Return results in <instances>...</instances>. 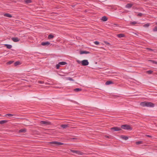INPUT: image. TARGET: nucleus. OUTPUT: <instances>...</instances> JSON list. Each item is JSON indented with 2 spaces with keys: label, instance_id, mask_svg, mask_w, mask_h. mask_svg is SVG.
<instances>
[{
  "label": "nucleus",
  "instance_id": "f257e3e1",
  "mask_svg": "<svg viewBox=\"0 0 157 157\" xmlns=\"http://www.w3.org/2000/svg\"><path fill=\"white\" fill-rule=\"evenodd\" d=\"M140 105L143 107H153L155 106V104L151 102L144 101L141 102Z\"/></svg>",
  "mask_w": 157,
  "mask_h": 157
},
{
  "label": "nucleus",
  "instance_id": "f03ea898",
  "mask_svg": "<svg viewBox=\"0 0 157 157\" xmlns=\"http://www.w3.org/2000/svg\"><path fill=\"white\" fill-rule=\"evenodd\" d=\"M121 128L127 130H132V129L131 127L127 124H124L121 126Z\"/></svg>",
  "mask_w": 157,
  "mask_h": 157
},
{
  "label": "nucleus",
  "instance_id": "7ed1b4c3",
  "mask_svg": "<svg viewBox=\"0 0 157 157\" xmlns=\"http://www.w3.org/2000/svg\"><path fill=\"white\" fill-rule=\"evenodd\" d=\"M49 143L52 145V146H58L62 145L63 144V143L56 141L51 142Z\"/></svg>",
  "mask_w": 157,
  "mask_h": 157
},
{
  "label": "nucleus",
  "instance_id": "20e7f679",
  "mask_svg": "<svg viewBox=\"0 0 157 157\" xmlns=\"http://www.w3.org/2000/svg\"><path fill=\"white\" fill-rule=\"evenodd\" d=\"M40 123L41 124H44L45 125H48L51 124V123L50 122L47 121H40Z\"/></svg>",
  "mask_w": 157,
  "mask_h": 157
},
{
  "label": "nucleus",
  "instance_id": "39448f33",
  "mask_svg": "<svg viewBox=\"0 0 157 157\" xmlns=\"http://www.w3.org/2000/svg\"><path fill=\"white\" fill-rule=\"evenodd\" d=\"M71 151L73 153H75L79 155H82L84 154L83 153L81 152L80 151L71 150Z\"/></svg>",
  "mask_w": 157,
  "mask_h": 157
},
{
  "label": "nucleus",
  "instance_id": "423d86ee",
  "mask_svg": "<svg viewBox=\"0 0 157 157\" xmlns=\"http://www.w3.org/2000/svg\"><path fill=\"white\" fill-rule=\"evenodd\" d=\"M81 63L82 65L85 66L88 65L89 63L87 60H84L81 61Z\"/></svg>",
  "mask_w": 157,
  "mask_h": 157
},
{
  "label": "nucleus",
  "instance_id": "0eeeda50",
  "mask_svg": "<svg viewBox=\"0 0 157 157\" xmlns=\"http://www.w3.org/2000/svg\"><path fill=\"white\" fill-rule=\"evenodd\" d=\"M111 129L112 130H113L114 131H119L121 130L120 128L117 127L112 128H111Z\"/></svg>",
  "mask_w": 157,
  "mask_h": 157
},
{
  "label": "nucleus",
  "instance_id": "6e6552de",
  "mask_svg": "<svg viewBox=\"0 0 157 157\" xmlns=\"http://www.w3.org/2000/svg\"><path fill=\"white\" fill-rule=\"evenodd\" d=\"M50 44L49 42L47 41L46 42H42L41 43V45L43 46H48Z\"/></svg>",
  "mask_w": 157,
  "mask_h": 157
},
{
  "label": "nucleus",
  "instance_id": "1a4fd4ad",
  "mask_svg": "<svg viewBox=\"0 0 157 157\" xmlns=\"http://www.w3.org/2000/svg\"><path fill=\"white\" fill-rule=\"evenodd\" d=\"M11 40L14 42H17L20 41V39L17 37H12Z\"/></svg>",
  "mask_w": 157,
  "mask_h": 157
},
{
  "label": "nucleus",
  "instance_id": "9d476101",
  "mask_svg": "<svg viewBox=\"0 0 157 157\" xmlns=\"http://www.w3.org/2000/svg\"><path fill=\"white\" fill-rule=\"evenodd\" d=\"M90 52H89L85 51H80V54H88L90 53Z\"/></svg>",
  "mask_w": 157,
  "mask_h": 157
},
{
  "label": "nucleus",
  "instance_id": "9b49d317",
  "mask_svg": "<svg viewBox=\"0 0 157 157\" xmlns=\"http://www.w3.org/2000/svg\"><path fill=\"white\" fill-rule=\"evenodd\" d=\"M121 138L125 140H127L128 139V136L123 135L121 136Z\"/></svg>",
  "mask_w": 157,
  "mask_h": 157
},
{
  "label": "nucleus",
  "instance_id": "f8f14e48",
  "mask_svg": "<svg viewBox=\"0 0 157 157\" xmlns=\"http://www.w3.org/2000/svg\"><path fill=\"white\" fill-rule=\"evenodd\" d=\"M132 4L128 3L126 5L125 7L127 8H130L132 6Z\"/></svg>",
  "mask_w": 157,
  "mask_h": 157
},
{
  "label": "nucleus",
  "instance_id": "ddd939ff",
  "mask_svg": "<svg viewBox=\"0 0 157 157\" xmlns=\"http://www.w3.org/2000/svg\"><path fill=\"white\" fill-rule=\"evenodd\" d=\"M4 45L6 47V48L8 49H10L12 48V46L10 44H5Z\"/></svg>",
  "mask_w": 157,
  "mask_h": 157
},
{
  "label": "nucleus",
  "instance_id": "4468645a",
  "mask_svg": "<svg viewBox=\"0 0 157 157\" xmlns=\"http://www.w3.org/2000/svg\"><path fill=\"white\" fill-rule=\"evenodd\" d=\"M61 127L63 128H65L69 127L68 124H62Z\"/></svg>",
  "mask_w": 157,
  "mask_h": 157
},
{
  "label": "nucleus",
  "instance_id": "2eb2a0df",
  "mask_svg": "<svg viewBox=\"0 0 157 157\" xmlns=\"http://www.w3.org/2000/svg\"><path fill=\"white\" fill-rule=\"evenodd\" d=\"M101 20L104 21H105L107 20L108 18L106 16H103L102 17Z\"/></svg>",
  "mask_w": 157,
  "mask_h": 157
},
{
  "label": "nucleus",
  "instance_id": "dca6fc26",
  "mask_svg": "<svg viewBox=\"0 0 157 157\" xmlns=\"http://www.w3.org/2000/svg\"><path fill=\"white\" fill-rule=\"evenodd\" d=\"M26 130L25 128L22 129L20 130L19 131V132L21 133V132H24L25 133L26 132Z\"/></svg>",
  "mask_w": 157,
  "mask_h": 157
},
{
  "label": "nucleus",
  "instance_id": "f3484780",
  "mask_svg": "<svg viewBox=\"0 0 157 157\" xmlns=\"http://www.w3.org/2000/svg\"><path fill=\"white\" fill-rule=\"evenodd\" d=\"M117 36L119 38H121L124 37L125 35L123 34H117Z\"/></svg>",
  "mask_w": 157,
  "mask_h": 157
},
{
  "label": "nucleus",
  "instance_id": "a211bd4d",
  "mask_svg": "<svg viewBox=\"0 0 157 157\" xmlns=\"http://www.w3.org/2000/svg\"><path fill=\"white\" fill-rule=\"evenodd\" d=\"M4 16L5 17H12V16L9 13H6L4 14Z\"/></svg>",
  "mask_w": 157,
  "mask_h": 157
},
{
  "label": "nucleus",
  "instance_id": "6ab92c4d",
  "mask_svg": "<svg viewBox=\"0 0 157 157\" xmlns=\"http://www.w3.org/2000/svg\"><path fill=\"white\" fill-rule=\"evenodd\" d=\"M113 82L111 81H108L105 82V85H109V84H113Z\"/></svg>",
  "mask_w": 157,
  "mask_h": 157
},
{
  "label": "nucleus",
  "instance_id": "aec40b11",
  "mask_svg": "<svg viewBox=\"0 0 157 157\" xmlns=\"http://www.w3.org/2000/svg\"><path fill=\"white\" fill-rule=\"evenodd\" d=\"M8 121V120H2L0 121V124H3L4 123H6Z\"/></svg>",
  "mask_w": 157,
  "mask_h": 157
},
{
  "label": "nucleus",
  "instance_id": "412c9836",
  "mask_svg": "<svg viewBox=\"0 0 157 157\" xmlns=\"http://www.w3.org/2000/svg\"><path fill=\"white\" fill-rule=\"evenodd\" d=\"M74 90L75 92H78L82 90V89L79 88H77L74 89Z\"/></svg>",
  "mask_w": 157,
  "mask_h": 157
},
{
  "label": "nucleus",
  "instance_id": "4be33fe9",
  "mask_svg": "<svg viewBox=\"0 0 157 157\" xmlns=\"http://www.w3.org/2000/svg\"><path fill=\"white\" fill-rule=\"evenodd\" d=\"M67 64V63L66 62L64 61L61 62L59 63V64L60 65H65Z\"/></svg>",
  "mask_w": 157,
  "mask_h": 157
},
{
  "label": "nucleus",
  "instance_id": "5701e85b",
  "mask_svg": "<svg viewBox=\"0 0 157 157\" xmlns=\"http://www.w3.org/2000/svg\"><path fill=\"white\" fill-rule=\"evenodd\" d=\"M54 37V36L52 34H50L48 36V38L49 39H52Z\"/></svg>",
  "mask_w": 157,
  "mask_h": 157
},
{
  "label": "nucleus",
  "instance_id": "b1692460",
  "mask_svg": "<svg viewBox=\"0 0 157 157\" xmlns=\"http://www.w3.org/2000/svg\"><path fill=\"white\" fill-rule=\"evenodd\" d=\"M149 61L153 63L157 64V62L152 60H149Z\"/></svg>",
  "mask_w": 157,
  "mask_h": 157
},
{
  "label": "nucleus",
  "instance_id": "393cba45",
  "mask_svg": "<svg viewBox=\"0 0 157 157\" xmlns=\"http://www.w3.org/2000/svg\"><path fill=\"white\" fill-rule=\"evenodd\" d=\"M150 23H147L143 25V26L144 27H148L150 26Z\"/></svg>",
  "mask_w": 157,
  "mask_h": 157
},
{
  "label": "nucleus",
  "instance_id": "a878e982",
  "mask_svg": "<svg viewBox=\"0 0 157 157\" xmlns=\"http://www.w3.org/2000/svg\"><path fill=\"white\" fill-rule=\"evenodd\" d=\"M20 64V62L19 61H17L14 63V65L15 66H16L17 65H19Z\"/></svg>",
  "mask_w": 157,
  "mask_h": 157
},
{
  "label": "nucleus",
  "instance_id": "bb28decb",
  "mask_svg": "<svg viewBox=\"0 0 157 157\" xmlns=\"http://www.w3.org/2000/svg\"><path fill=\"white\" fill-rule=\"evenodd\" d=\"M25 2L26 3H29L32 2V1L31 0H26L25 1Z\"/></svg>",
  "mask_w": 157,
  "mask_h": 157
},
{
  "label": "nucleus",
  "instance_id": "cd10ccee",
  "mask_svg": "<svg viewBox=\"0 0 157 157\" xmlns=\"http://www.w3.org/2000/svg\"><path fill=\"white\" fill-rule=\"evenodd\" d=\"M137 145H139L143 143L142 141H137L136 143Z\"/></svg>",
  "mask_w": 157,
  "mask_h": 157
},
{
  "label": "nucleus",
  "instance_id": "c85d7f7f",
  "mask_svg": "<svg viewBox=\"0 0 157 157\" xmlns=\"http://www.w3.org/2000/svg\"><path fill=\"white\" fill-rule=\"evenodd\" d=\"M152 72L153 71L151 70H149L146 71V73L149 74H151Z\"/></svg>",
  "mask_w": 157,
  "mask_h": 157
},
{
  "label": "nucleus",
  "instance_id": "c756f323",
  "mask_svg": "<svg viewBox=\"0 0 157 157\" xmlns=\"http://www.w3.org/2000/svg\"><path fill=\"white\" fill-rule=\"evenodd\" d=\"M137 24V22L135 21H133L130 23V24L132 25H134Z\"/></svg>",
  "mask_w": 157,
  "mask_h": 157
},
{
  "label": "nucleus",
  "instance_id": "7c9ffc66",
  "mask_svg": "<svg viewBox=\"0 0 157 157\" xmlns=\"http://www.w3.org/2000/svg\"><path fill=\"white\" fill-rule=\"evenodd\" d=\"M13 62V61H10L7 63V64H12Z\"/></svg>",
  "mask_w": 157,
  "mask_h": 157
},
{
  "label": "nucleus",
  "instance_id": "2f4dec72",
  "mask_svg": "<svg viewBox=\"0 0 157 157\" xmlns=\"http://www.w3.org/2000/svg\"><path fill=\"white\" fill-rule=\"evenodd\" d=\"M60 65V64H59V63L56 65V68L57 69H59V68Z\"/></svg>",
  "mask_w": 157,
  "mask_h": 157
},
{
  "label": "nucleus",
  "instance_id": "473e14b6",
  "mask_svg": "<svg viewBox=\"0 0 157 157\" xmlns=\"http://www.w3.org/2000/svg\"><path fill=\"white\" fill-rule=\"evenodd\" d=\"M6 115L8 116H14V115L10 113H8Z\"/></svg>",
  "mask_w": 157,
  "mask_h": 157
},
{
  "label": "nucleus",
  "instance_id": "72a5a7b5",
  "mask_svg": "<svg viewBox=\"0 0 157 157\" xmlns=\"http://www.w3.org/2000/svg\"><path fill=\"white\" fill-rule=\"evenodd\" d=\"M153 31L154 32L157 31V26H155V27L154 29H153Z\"/></svg>",
  "mask_w": 157,
  "mask_h": 157
},
{
  "label": "nucleus",
  "instance_id": "f704fd0d",
  "mask_svg": "<svg viewBox=\"0 0 157 157\" xmlns=\"http://www.w3.org/2000/svg\"><path fill=\"white\" fill-rule=\"evenodd\" d=\"M143 15V14L141 13H139L137 15V16L139 17H141Z\"/></svg>",
  "mask_w": 157,
  "mask_h": 157
},
{
  "label": "nucleus",
  "instance_id": "c9c22d12",
  "mask_svg": "<svg viewBox=\"0 0 157 157\" xmlns=\"http://www.w3.org/2000/svg\"><path fill=\"white\" fill-rule=\"evenodd\" d=\"M67 79H68L71 81H74V80L73 79H72V78H70V77H68L67 78Z\"/></svg>",
  "mask_w": 157,
  "mask_h": 157
},
{
  "label": "nucleus",
  "instance_id": "e433bc0d",
  "mask_svg": "<svg viewBox=\"0 0 157 157\" xmlns=\"http://www.w3.org/2000/svg\"><path fill=\"white\" fill-rule=\"evenodd\" d=\"M94 43L96 45H98L99 44V42L98 41H95L94 42Z\"/></svg>",
  "mask_w": 157,
  "mask_h": 157
},
{
  "label": "nucleus",
  "instance_id": "4c0bfd02",
  "mask_svg": "<svg viewBox=\"0 0 157 157\" xmlns=\"http://www.w3.org/2000/svg\"><path fill=\"white\" fill-rule=\"evenodd\" d=\"M146 49L149 51H153V50L152 49L149 48H147Z\"/></svg>",
  "mask_w": 157,
  "mask_h": 157
},
{
  "label": "nucleus",
  "instance_id": "58836bf2",
  "mask_svg": "<svg viewBox=\"0 0 157 157\" xmlns=\"http://www.w3.org/2000/svg\"><path fill=\"white\" fill-rule=\"evenodd\" d=\"M145 136H146V137H149V138H151L152 137V136H150V135H146Z\"/></svg>",
  "mask_w": 157,
  "mask_h": 157
},
{
  "label": "nucleus",
  "instance_id": "ea45409f",
  "mask_svg": "<svg viewBox=\"0 0 157 157\" xmlns=\"http://www.w3.org/2000/svg\"><path fill=\"white\" fill-rule=\"evenodd\" d=\"M38 82L42 84L44 83V82L41 81H38Z\"/></svg>",
  "mask_w": 157,
  "mask_h": 157
},
{
  "label": "nucleus",
  "instance_id": "a19ab883",
  "mask_svg": "<svg viewBox=\"0 0 157 157\" xmlns=\"http://www.w3.org/2000/svg\"><path fill=\"white\" fill-rule=\"evenodd\" d=\"M105 43L106 44H109V43H108V42H107V41H105Z\"/></svg>",
  "mask_w": 157,
  "mask_h": 157
},
{
  "label": "nucleus",
  "instance_id": "79ce46f5",
  "mask_svg": "<svg viewBox=\"0 0 157 157\" xmlns=\"http://www.w3.org/2000/svg\"><path fill=\"white\" fill-rule=\"evenodd\" d=\"M77 139L76 138H71V140H74V139Z\"/></svg>",
  "mask_w": 157,
  "mask_h": 157
},
{
  "label": "nucleus",
  "instance_id": "37998d69",
  "mask_svg": "<svg viewBox=\"0 0 157 157\" xmlns=\"http://www.w3.org/2000/svg\"><path fill=\"white\" fill-rule=\"evenodd\" d=\"M105 137L107 138H109V136H105Z\"/></svg>",
  "mask_w": 157,
  "mask_h": 157
},
{
  "label": "nucleus",
  "instance_id": "c03bdc74",
  "mask_svg": "<svg viewBox=\"0 0 157 157\" xmlns=\"http://www.w3.org/2000/svg\"><path fill=\"white\" fill-rule=\"evenodd\" d=\"M78 63H79V64H80V63H81V62L80 61H79V60H78Z\"/></svg>",
  "mask_w": 157,
  "mask_h": 157
},
{
  "label": "nucleus",
  "instance_id": "a18cd8bd",
  "mask_svg": "<svg viewBox=\"0 0 157 157\" xmlns=\"http://www.w3.org/2000/svg\"><path fill=\"white\" fill-rule=\"evenodd\" d=\"M115 97H119V96H117V95H115Z\"/></svg>",
  "mask_w": 157,
  "mask_h": 157
},
{
  "label": "nucleus",
  "instance_id": "49530a36",
  "mask_svg": "<svg viewBox=\"0 0 157 157\" xmlns=\"http://www.w3.org/2000/svg\"><path fill=\"white\" fill-rule=\"evenodd\" d=\"M156 24L157 25V22L156 23Z\"/></svg>",
  "mask_w": 157,
  "mask_h": 157
},
{
  "label": "nucleus",
  "instance_id": "de8ad7c7",
  "mask_svg": "<svg viewBox=\"0 0 157 157\" xmlns=\"http://www.w3.org/2000/svg\"><path fill=\"white\" fill-rule=\"evenodd\" d=\"M1 116V114H0V116Z\"/></svg>",
  "mask_w": 157,
  "mask_h": 157
}]
</instances>
